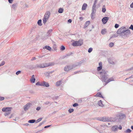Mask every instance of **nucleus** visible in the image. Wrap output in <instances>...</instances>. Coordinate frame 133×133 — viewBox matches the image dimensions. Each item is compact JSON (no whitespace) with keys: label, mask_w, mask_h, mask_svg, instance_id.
I'll use <instances>...</instances> for the list:
<instances>
[{"label":"nucleus","mask_w":133,"mask_h":133,"mask_svg":"<svg viewBox=\"0 0 133 133\" xmlns=\"http://www.w3.org/2000/svg\"><path fill=\"white\" fill-rule=\"evenodd\" d=\"M108 72L107 71L103 69L102 70V71L100 73L101 76V79L102 81L105 82V85H106L109 82L114 81L113 78V77H111L108 79L106 81L107 79L108 78L107 77L109 76L107 74Z\"/></svg>","instance_id":"obj_1"},{"label":"nucleus","mask_w":133,"mask_h":133,"mask_svg":"<svg viewBox=\"0 0 133 133\" xmlns=\"http://www.w3.org/2000/svg\"><path fill=\"white\" fill-rule=\"evenodd\" d=\"M83 43L82 40H79L78 41H76L72 43V45L73 46H80L82 45Z\"/></svg>","instance_id":"obj_2"},{"label":"nucleus","mask_w":133,"mask_h":133,"mask_svg":"<svg viewBox=\"0 0 133 133\" xmlns=\"http://www.w3.org/2000/svg\"><path fill=\"white\" fill-rule=\"evenodd\" d=\"M131 34L130 30L128 29L125 30V31L122 34H121L120 36L122 37H123V36L126 37H128Z\"/></svg>","instance_id":"obj_3"},{"label":"nucleus","mask_w":133,"mask_h":133,"mask_svg":"<svg viewBox=\"0 0 133 133\" xmlns=\"http://www.w3.org/2000/svg\"><path fill=\"white\" fill-rule=\"evenodd\" d=\"M125 29V27L123 26L117 30V33L118 34H120L121 35V34H122L123 32L124 31Z\"/></svg>","instance_id":"obj_4"},{"label":"nucleus","mask_w":133,"mask_h":133,"mask_svg":"<svg viewBox=\"0 0 133 133\" xmlns=\"http://www.w3.org/2000/svg\"><path fill=\"white\" fill-rule=\"evenodd\" d=\"M52 65V64H51L50 63L41 64V68H44Z\"/></svg>","instance_id":"obj_5"},{"label":"nucleus","mask_w":133,"mask_h":133,"mask_svg":"<svg viewBox=\"0 0 133 133\" xmlns=\"http://www.w3.org/2000/svg\"><path fill=\"white\" fill-rule=\"evenodd\" d=\"M82 63V62L81 61H80L76 63L75 64H74L72 65H71V66L72 67V69H75L77 66H80L81 65V64Z\"/></svg>","instance_id":"obj_6"},{"label":"nucleus","mask_w":133,"mask_h":133,"mask_svg":"<svg viewBox=\"0 0 133 133\" xmlns=\"http://www.w3.org/2000/svg\"><path fill=\"white\" fill-rule=\"evenodd\" d=\"M11 107L4 108H2V110L3 112H11Z\"/></svg>","instance_id":"obj_7"},{"label":"nucleus","mask_w":133,"mask_h":133,"mask_svg":"<svg viewBox=\"0 0 133 133\" xmlns=\"http://www.w3.org/2000/svg\"><path fill=\"white\" fill-rule=\"evenodd\" d=\"M40 85L41 86L47 87H49V83L48 82L45 81H43L41 82Z\"/></svg>","instance_id":"obj_8"},{"label":"nucleus","mask_w":133,"mask_h":133,"mask_svg":"<svg viewBox=\"0 0 133 133\" xmlns=\"http://www.w3.org/2000/svg\"><path fill=\"white\" fill-rule=\"evenodd\" d=\"M96 9L92 8V12L91 14V18L92 19H93L95 18L94 14H95L96 12Z\"/></svg>","instance_id":"obj_9"},{"label":"nucleus","mask_w":133,"mask_h":133,"mask_svg":"<svg viewBox=\"0 0 133 133\" xmlns=\"http://www.w3.org/2000/svg\"><path fill=\"white\" fill-rule=\"evenodd\" d=\"M72 69L71 65L65 66L64 68V70L65 71H68Z\"/></svg>","instance_id":"obj_10"},{"label":"nucleus","mask_w":133,"mask_h":133,"mask_svg":"<svg viewBox=\"0 0 133 133\" xmlns=\"http://www.w3.org/2000/svg\"><path fill=\"white\" fill-rule=\"evenodd\" d=\"M50 12L49 11H47L46 12L44 16V18H45L46 19H48L49 17L50 16Z\"/></svg>","instance_id":"obj_11"},{"label":"nucleus","mask_w":133,"mask_h":133,"mask_svg":"<svg viewBox=\"0 0 133 133\" xmlns=\"http://www.w3.org/2000/svg\"><path fill=\"white\" fill-rule=\"evenodd\" d=\"M109 19V18L108 17H104L102 19V21L103 24H106L107 22Z\"/></svg>","instance_id":"obj_12"},{"label":"nucleus","mask_w":133,"mask_h":133,"mask_svg":"<svg viewBox=\"0 0 133 133\" xmlns=\"http://www.w3.org/2000/svg\"><path fill=\"white\" fill-rule=\"evenodd\" d=\"M31 105V103H29L27 104L25 106L24 108V110L26 111L30 107V105Z\"/></svg>","instance_id":"obj_13"},{"label":"nucleus","mask_w":133,"mask_h":133,"mask_svg":"<svg viewBox=\"0 0 133 133\" xmlns=\"http://www.w3.org/2000/svg\"><path fill=\"white\" fill-rule=\"evenodd\" d=\"M118 127L117 125H115L113 126L112 127V130L114 131H115L117 130L118 129Z\"/></svg>","instance_id":"obj_14"},{"label":"nucleus","mask_w":133,"mask_h":133,"mask_svg":"<svg viewBox=\"0 0 133 133\" xmlns=\"http://www.w3.org/2000/svg\"><path fill=\"white\" fill-rule=\"evenodd\" d=\"M52 30L51 29L48 31L46 35L47 36H50L51 34V33L52 31Z\"/></svg>","instance_id":"obj_15"},{"label":"nucleus","mask_w":133,"mask_h":133,"mask_svg":"<svg viewBox=\"0 0 133 133\" xmlns=\"http://www.w3.org/2000/svg\"><path fill=\"white\" fill-rule=\"evenodd\" d=\"M34 75H33L30 79L31 82L32 83H34L35 81V79L34 77Z\"/></svg>","instance_id":"obj_16"},{"label":"nucleus","mask_w":133,"mask_h":133,"mask_svg":"<svg viewBox=\"0 0 133 133\" xmlns=\"http://www.w3.org/2000/svg\"><path fill=\"white\" fill-rule=\"evenodd\" d=\"M87 4L85 3H84L83 5L82 9V10H85L87 7Z\"/></svg>","instance_id":"obj_17"},{"label":"nucleus","mask_w":133,"mask_h":133,"mask_svg":"<svg viewBox=\"0 0 133 133\" xmlns=\"http://www.w3.org/2000/svg\"><path fill=\"white\" fill-rule=\"evenodd\" d=\"M72 52L69 53L68 54H66L65 55L63 56V58L64 59L66 57L69 56H70L72 55Z\"/></svg>","instance_id":"obj_18"},{"label":"nucleus","mask_w":133,"mask_h":133,"mask_svg":"<svg viewBox=\"0 0 133 133\" xmlns=\"http://www.w3.org/2000/svg\"><path fill=\"white\" fill-rule=\"evenodd\" d=\"M90 23V21H88L86 22L84 25V28H86L89 25Z\"/></svg>","instance_id":"obj_19"},{"label":"nucleus","mask_w":133,"mask_h":133,"mask_svg":"<svg viewBox=\"0 0 133 133\" xmlns=\"http://www.w3.org/2000/svg\"><path fill=\"white\" fill-rule=\"evenodd\" d=\"M96 96L99 97L101 98H103V96L100 92H98L96 95Z\"/></svg>","instance_id":"obj_20"},{"label":"nucleus","mask_w":133,"mask_h":133,"mask_svg":"<svg viewBox=\"0 0 133 133\" xmlns=\"http://www.w3.org/2000/svg\"><path fill=\"white\" fill-rule=\"evenodd\" d=\"M43 48L44 49H46L49 51H50L51 49V48L50 46H45Z\"/></svg>","instance_id":"obj_21"},{"label":"nucleus","mask_w":133,"mask_h":133,"mask_svg":"<svg viewBox=\"0 0 133 133\" xmlns=\"http://www.w3.org/2000/svg\"><path fill=\"white\" fill-rule=\"evenodd\" d=\"M61 82L62 81L61 80H59L57 81L56 83V85L57 87L60 86L61 83Z\"/></svg>","instance_id":"obj_22"},{"label":"nucleus","mask_w":133,"mask_h":133,"mask_svg":"<svg viewBox=\"0 0 133 133\" xmlns=\"http://www.w3.org/2000/svg\"><path fill=\"white\" fill-rule=\"evenodd\" d=\"M97 104L99 106L103 107L104 106L102 104V101L100 100L97 103Z\"/></svg>","instance_id":"obj_23"},{"label":"nucleus","mask_w":133,"mask_h":133,"mask_svg":"<svg viewBox=\"0 0 133 133\" xmlns=\"http://www.w3.org/2000/svg\"><path fill=\"white\" fill-rule=\"evenodd\" d=\"M102 9V11L103 13L105 12L106 11V9L105 5H104L103 6Z\"/></svg>","instance_id":"obj_24"},{"label":"nucleus","mask_w":133,"mask_h":133,"mask_svg":"<svg viewBox=\"0 0 133 133\" xmlns=\"http://www.w3.org/2000/svg\"><path fill=\"white\" fill-rule=\"evenodd\" d=\"M111 118H110L109 117H106V119L105 121H107L109 122L111 121Z\"/></svg>","instance_id":"obj_25"},{"label":"nucleus","mask_w":133,"mask_h":133,"mask_svg":"<svg viewBox=\"0 0 133 133\" xmlns=\"http://www.w3.org/2000/svg\"><path fill=\"white\" fill-rule=\"evenodd\" d=\"M36 121L35 119H31L28 121V122L30 123H33L36 122Z\"/></svg>","instance_id":"obj_26"},{"label":"nucleus","mask_w":133,"mask_h":133,"mask_svg":"<svg viewBox=\"0 0 133 133\" xmlns=\"http://www.w3.org/2000/svg\"><path fill=\"white\" fill-rule=\"evenodd\" d=\"M49 104L50 105H51V103L50 102L48 101H47L44 103V105H47Z\"/></svg>","instance_id":"obj_27"},{"label":"nucleus","mask_w":133,"mask_h":133,"mask_svg":"<svg viewBox=\"0 0 133 133\" xmlns=\"http://www.w3.org/2000/svg\"><path fill=\"white\" fill-rule=\"evenodd\" d=\"M106 32V29H103L101 31V33L103 34L104 35L105 34V33Z\"/></svg>","instance_id":"obj_28"},{"label":"nucleus","mask_w":133,"mask_h":133,"mask_svg":"<svg viewBox=\"0 0 133 133\" xmlns=\"http://www.w3.org/2000/svg\"><path fill=\"white\" fill-rule=\"evenodd\" d=\"M122 117V118H123L125 117V115L124 114H122L121 115V116H119V117H118V119H119V121L121 120V118Z\"/></svg>","instance_id":"obj_29"},{"label":"nucleus","mask_w":133,"mask_h":133,"mask_svg":"<svg viewBox=\"0 0 133 133\" xmlns=\"http://www.w3.org/2000/svg\"><path fill=\"white\" fill-rule=\"evenodd\" d=\"M37 24L39 25L40 26H41L42 25V20L41 19L38 20L37 22Z\"/></svg>","instance_id":"obj_30"},{"label":"nucleus","mask_w":133,"mask_h":133,"mask_svg":"<svg viewBox=\"0 0 133 133\" xmlns=\"http://www.w3.org/2000/svg\"><path fill=\"white\" fill-rule=\"evenodd\" d=\"M63 9L61 8H60L59 9L58 12L59 13H62L63 12Z\"/></svg>","instance_id":"obj_31"},{"label":"nucleus","mask_w":133,"mask_h":133,"mask_svg":"<svg viewBox=\"0 0 133 133\" xmlns=\"http://www.w3.org/2000/svg\"><path fill=\"white\" fill-rule=\"evenodd\" d=\"M35 68H41V64L36 65L35 66Z\"/></svg>","instance_id":"obj_32"},{"label":"nucleus","mask_w":133,"mask_h":133,"mask_svg":"<svg viewBox=\"0 0 133 133\" xmlns=\"http://www.w3.org/2000/svg\"><path fill=\"white\" fill-rule=\"evenodd\" d=\"M131 130L129 129H128L125 131L126 133H130L131 132Z\"/></svg>","instance_id":"obj_33"},{"label":"nucleus","mask_w":133,"mask_h":133,"mask_svg":"<svg viewBox=\"0 0 133 133\" xmlns=\"http://www.w3.org/2000/svg\"><path fill=\"white\" fill-rule=\"evenodd\" d=\"M46 122L45 120H44L42 121L41 123H40L39 125H38V127H39L41 126L42 124H43Z\"/></svg>","instance_id":"obj_34"},{"label":"nucleus","mask_w":133,"mask_h":133,"mask_svg":"<svg viewBox=\"0 0 133 133\" xmlns=\"http://www.w3.org/2000/svg\"><path fill=\"white\" fill-rule=\"evenodd\" d=\"M47 20L48 19H46L45 18H43V22L44 24H45L46 23Z\"/></svg>","instance_id":"obj_35"},{"label":"nucleus","mask_w":133,"mask_h":133,"mask_svg":"<svg viewBox=\"0 0 133 133\" xmlns=\"http://www.w3.org/2000/svg\"><path fill=\"white\" fill-rule=\"evenodd\" d=\"M105 119H106V117H103L101 118V121H103V122H105Z\"/></svg>","instance_id":"obj_36"},{"label":"nucleus","mask_w":133,"mask_h":133,"mask_svg":"<svg viewBox=\"0 0 133 133\" xmlns=\"http://www.w3.org/2000/svg\"><path fill=\"white\" fill-rule=\"evenodd\" d=\"M17 4H14L12 5V8L13 9H15L17 6Z\"/></svg>","instance_id":"obj_37"},{"label":"nucleus","mask_w":133,"mask_h":133,"mask_svg":"<svg viewBox=\"0 0 133 133\" xmlns=\"http://www.w3.org/2000/svg\"><path fill=\"white\" fill-rule=\"evenodd\" d=\"M102 67L98 66L97 68V70L98 71H101L102 69Z\"/></svg>","instance_id":"obj_38"},{"label":"nucleus","mask_w":133,"mask_h":133,"mask_svg":"<svg viewBox=\"0 0 133 133\" xmlns=\"http://www.w3.org/2000/svg\"><path fill=\"white\" fill-rule=\"evenodd\" d=\"M42 118L41 117V118H39L38 119L36 120V123L39 122L40 121H41L42 120Z\"/></svg>","instance_id":"obj_39"},{"label":"nucleus","mask_w":133,"mask_h":133,"mask_svg":"<svg viewBox=\"0 0 133 133\" xmlns=\"http://www.w3.org/2000/svg\"><path fill=\"white\" fill-rule=\"evenodd\" d=\"M114 44L113 43L111 42L109 43V46L110 47H112L113 46Z\"/></svg>","instance_id":"obj_40"},{"label":"nucleus","mask_w":133,"mask_h":133,"mask_svg":"<svg viewBox=\"0 0 133 133\" xmlns=\"http://www.w3.org/2000/svg\"><path fill=\"white\" fill-rule=\"evenodd\" d=\"M74 111V109H69V110L68 111L70 113H71L72 112Z\"/></svg>","instance_id":"obj_41"},{"label":"nucleus","mask_w":133,"mask_h":133,"mask_svg":"<svg viewBox=\"0 0 133 133\" xmlns=\"http://www.w3.org/2000/svg\"><path fill=\"white\" fill-rule=\"evenodd\" d=\"M92 48H90L88 49V51L89 53H90L92 51Z\"/></svg>","instance_id":"obj_42"},{"label":"nucleus","mask_w":133,"mask_h":133,"mask_svg":"<svg viewBox=\"0 0 133 133\" xmlns=\"http://www.w3.org/2000/svg\"><path fill=\"white\" fill-rule=\"evenodd\" d=\"M65 49V48L64 46L62 45L61 46V50L63 51Z\"/></svg>","instance_id":"obj_43"},{"label":"nucleus","mask_w":133,"mask_h":133,"mask_svg":"<svg viewBox=\"0 0 133 133\" xmlns=\"http://www.w3.org/2000/svg\"><path fill=\"white\" fill-rule=\"evenodd\" d=\"M54 72V71H51L50 72H47V73L48 74V77L50 75V74H52V73H53Z\"/></svg>","instance_id":"obj_44"},{"label":"nucleus","mask_w":133,"mask_h":133,"mask_svg":"<svg viewBox=\"0 0 133 133\" xmlns=\"http://www.w3.org/2000/svg\"><path fill=\"white\" fill-rule=\"evenodd\" d=\"M21 71L19 70V71H17V72H16V75H18L19 74L21 73Z\"/></svg>","instance_id":"obj_45"},{"label":"nucleus","mask_w":133,"mask_h":133,"mask_svg":"<svg viewBox=\"0 0 133 133\" xmlns=\"http://www.w3.org/2000/svg\"><path fill=\"white\" fill-rule=\"evenodd\" d=\"M5 63V62L4 61H3L0 64V66H2L3 65H4V64Z\"/></svg>","instance_id":"obj_46"},{"label":"nucleus","mask_w":133,"mask_h":133,"mask_svg":"<svg viewBox=\"0 0 133 133\" xmlns=\"http://www.w3.org/2000/svg\"><path fill=\"white\" fill-rule=\"evenodd\" d=\"M10 113V112H6L4 114V115L6 116L9 115Z\"/></svg>","instance_id":"obj_47"},{"label":"nucleus","mask_w":133,"mask_h":133,"mask_svg":"<svg viewBox=\"0 0 133 133\" xmlns=\"http://www.w3.org/2000/svg\"><path fill=\"white\" fill-rule=\"evenodd\" d=\"M72 105L74 107H76V106H78V104L77 103H74V104H73Z\"/></svg>","instance_id":"obj_48"},{"label":"nucleus","mask_w":133,"mask_h":133,"mask_svg":"<svg viewBox=\"0 0 133 133\" xmlns=\"http://www.w3.org/2000/svg\"><path fill=\"white\" fill-rule=\"evenodd\" d=\"M119 25L118 24H115V28H118L119 27Z\"/></svg>","instance_id":"obj_49"},{"label":"nucleus","mask_w":133,"mask_h":133,"mask_svg":"<svg viewBox=\"0 0 133 133\" xmlns=\"http://www.w3.org/2000/svg\"><path fill=\"white\" fill-rule=\"evenodd\" d=\"M4 97L0 96V101H3L4 100Z\"/></svg>","instance_id":"obj_50"},{"label":"nucleus","mask_w":133,"mask_h":133,"mask_svg":"<svg viewBox=\"0 0 133 133\" xmlns=\"http://www.w3.org/2000/svg\"><path fill=\"white\" fill-rule=\"evenodd\" d=\"M96 4H93L92 6V8L96 9Z\"/></svg>","instance_id":"obj_51"},{"label":"nucleus","mask_w":133,"mask_h":133,"mask_svg":"<svg viewBox=\"0 0 133 133\" xmlns=\"http://www.w3.org/2000/svg\"><path fill=\"white\" fill-rule=\"evenodd\" d=\"M129 28L130 29H131L133 31V25L131 24L130 27H129Z\"/></svg>","instance_id":"obj_52"},{"label":"nucleus","mask_w":133,"mask_h":133,"mask_svg":"<svg viewBox=\"0 0 133 133\" xmlns=\"http://www.w3.org/2000/svg\"><path fill=\"white\" fill-rule=\"evenodd\" d=\"M99 66L102 67V63L101 62H99Z\"/></svg>","instance_id":"obj_53"},{"label":"nucleus","mask_w":133,"mask_h":133,"mask_svg":"<svg viewBox=\"0 0 133 133\" xmlns=\"http://www.w3.org/2000/svg\"><path fill=\"white\" fill-rule=\"evenodd\" d=\"M41 84V83H40L39 82H38L36 84V85H39L41 86L40 84Z\"/></svg>","instance_id":"obj_54"},{"label":"nucleus","mask_w":133,"mask_h":133,"mask_svg":"<svg viewBox=\"0 0 133 133\" xmlns=\"http://www.w3.org/2000/svg\"><path fill=\"white\" fill-rule=\"evenodd\" d=\"M81 71H76V72H75L74 73V74H76L77 73H79V72H81Z\"/></svg>","instance_id":"obj_55"},{"label":"nucleus","mask_w":133,"mask_h":133,"mask_svg":"<svg viewBox=\"0 0 133 133\" xmlns=\"http://www.w3.org/2000/svg\"><path fill=\"white\" fill-rule=\"evenodd\" d=\"M36 59V58L35 57H33L31 59V61H34Z\"/></svg>","instance_id":"obj_56"},{"label":"nucleus","mask_w":133,"mask_h":133,"mask_svg":"<svg viewBox=\"0 0 133 133\" xmlns=\"http://www.w3.org/2000/svg\"><path fill=\"white\" fill-rule=\"evenodd\" d=\"M51 125H47V126H45V127H44V128H48L50 127L51 126Z\"/></svg>","instance_id":"obj_57"},{"label":"nucleus","mask_w":133,"mask_h":133,"mask_svg":"<svg viewBox=\"0 0 133 133\" xmlns=\"http://www.w3.org/2000/svg\"><path fill=\"white\" fill-rule=\"evenodd\" d=\"M8 1L9 3H12L13 1V0H8Z\"/></svg>","instance_id":"obj_58"},{"label":"nucleus","mask_w":133,"mask_h":133,"mask_svg":"<svg viewBox=\"0 0 133 133\" xmlns=\"http://www.w3.org/2000/svg\"><path fill=\"white\" fill-rule=\"evenodd\" d=\"M23 125H24L25 126H28L29 125V124L27 123L24 124H23Z\"/></svg>","instance_id":"obj_59"},{"label":"nucleus","mask_w":133,"mask_h":133,"mask_svg":"<svg viewBox=\"0 0 133 133\" xmlns=\"http://www.w3.org/2000/svg\"><path fill=\"white\" fill-rule=\"evenodd\" d=\"M68 23H71L72 22V20L71 19H69L68 20Z\"/></svg>","instance_id":"obj_60"},{"label":"nucleus","mask_w":133,"mask_h":133,"mask_svg":"<svg viewBox=\"0 0 133 133\" xmlns=\"http://www.w3.org/2000/svg\"><path fill=\"white\" fill-rule=\"evenodd\" d=\"M41 109V108L40 107H37V108L36 109V110H37V111H38V110H40Z\"/></svg>","instance_id":"obj_61"},{"label":"nucleus","mask_w":133,"mask_h":133,"mask_svg":"<svg viewBox=\"0 0 133 133\" xmlns=\"http://www.w3.org/2000/svg\"><path fill=\"white\" fill-rule=\"evenodd\" d=\"M130 7L131 8H133V2L130 5Z\"/></svg>","instance_id":"obj_62"},{"label":"nucleus","mask_w":133,"mask_h":133,"mask_svg":"<svg viewBox=\"0 0 133 133\" xmlns=\"http://www.w3.org/2000/svg\"><path fill=\"white\" fill-rule=\"evenodd\" d=\"M117 35L116 34H114L113 35V37H117Z\"/></svg>","instance_id":"obj_63"},{"label":"nucleus","mask_w":133,"mask_h":133,"mask_svg":"<svg viewBox=\"0 0 133 133\" xmlns=\"http://www.w3.org/2000/svg\"><path fill=\"white\" fill-rule=\"evenodd\" d=\"M119 129L121 130L122 129V127L121 125H120L119 127H118V128Z\"/></svg>","instance_id":"obj_64"}]
</instances>
